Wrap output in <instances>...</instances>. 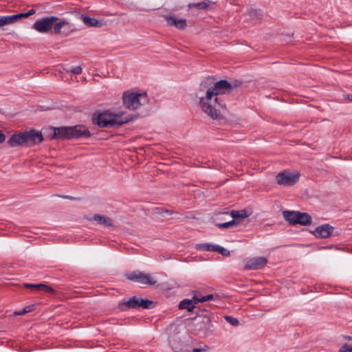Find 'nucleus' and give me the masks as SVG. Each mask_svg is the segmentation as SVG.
<instances>
[{"label":"nucleus","mask_w":352,"mask_h":352,"mask_svg":"<svg viewBox=\"0 0 352 352\" xmlns=\"http://www.w3.org/2000/svg\"><path fill=\"white\" fill-rule=\"evenodd\" d=\"M231 90L232 85L227 80L213 82L211 78H206L201 83L198 92L201 109L212 119L221 118V111L226 107L221 96Z\"/></svg>","instance_id":"obj_1"},{"label":"nucleus","mask_w":352,"mask_h":352,"mask_svg":"<svg viewBox=\"0 0 352 352\" xmlns=\"http://www.w3.org/2000/svg\"><path fill=\"white\" fill-rule=\"evenodd\" d=\"M122 113H116L110 111H106L98 114H94L93 121L94 123L100 127L121 126L131 120V118L122 117Z\"/></svg>","instance_id":"obj_2"},{"label":"nucleus","mask_w":352,"mask_h":352,"mask_svg":"<svg viewBox=\"0 0 352 352\" xmlns=\"http://www.w3.org/2000/svg\"><path fill=\"white\" fill-rule=\"evenodd\" d=\"M122 98L123 105L129 110H135L148 102V96L146 92L133 90L124 91Z\"/></svg>","instance_id":"obj_3"},{"label":"nucleus","mask_w":352,"mask_h":352,"mask_svg":"<svg viewBox=\"0 0 352 352\" xmlns=\"http://www.w3.org/2000/svg\"><path fill=\"white\" fill-rule=\"evenodd\" d=\"M283 215L285 219L292 225L300 224L307 226L311 223V216L306 212L285 210L283 212Z\"/></svg>","instance_id":"obj_4"},{"label":"nucleus","mask_w":352,"mask_h":352,"mask_svg":"<svg viewBox=\"0 0 352 352\" xmlns=\"http://www.w3.org/2000/svg\"><path fill=\"white\" fill-rule=\"evenodd\" d=\"M299 177L300 173L298 171L285 170L276 175V180L278 185L289 186L295 184Z\"/></svg>","instance_id":"obj_5"},{"label":"nucleus","mask_w":352,"mask_h":352,"mask_svg":"<svg viewBox=\"0 0 352 352\" xmlns=\"http://www.w3.org/2000/svg\"><path fill=\"white\" fill-rule=\"evenodd\" d=\"M58 20L56 16L45 17L37 20L33 24V28L40 33H47L53 28L54 22Z\"/></svg>","instance_id":"obj_6"},{"label":"nucleus","mask_w":352,"mask_h":352,"mask_svg":"<svg viewBox=\"0 0 352 352\" xmlns=\"http://www.w3.org/2000/svg\"><path fill=\"white\" fill-rule=\"evenodd\" d=\"M54 33L60 34L63 36H68L75 31L74 25L67 21H59L54 22L53 25Z\"/></svg>","instance_id":"obj_7"},{"label":"nucleus","mask_w":352,"mask_h":352,"mask_svg":"<svg viewBox=\"0 0 352 352\" xmlns=\"http://www.w3.org/2000/svg\"><path fill=\"white\" fill-rule=\"evenodd\" d=\"M127 278L132 281L148 285H153L156 283V280L150 274H145L141 272H132L127 275Z\"/></svg>","instance_id":"obj_8"},{"label":"nucleus","mask_w":352,"mask_h":352,"mask_svg":"<svg viewBox=\"0 0 352 352\" xmlns=\"http://www.w3.org/2000/svg\"><path fill=\"white\" fill-rule=\"evenodd\" d=\"M230 215L232 217L231 221L226 223H217V226L219 228H228L231 226L236 225L238 219H243L248 217V213L245 210H232L230 212Z\"/></svg>","instance_id":"obj_9"},{"label":"nucleus","mask_w":352,"mask_h":352,"mask_svg":"<svg viewBox=\"0 0 352 352\" xmlns=\"http://www.w3.org/2000/svg\"><path fill=\"white\" fill-rule=\"evenodd\" d=\"M267 263V260L265 257H254L247 261L244 268L252 270H259L263 268Z\"/></svg>","instance_id":"obj_10"},{"label":"nucleus","mask_w":352,"mask_h":352,"mask_svg":"<svg viewBox=\"0 0 352 352\" xmlns=\"http://www.w3.org/2000/svg\"><path fill=\"white\" fill-rule=\"evenodd\" d=\"M26 146H32L41 143L43 138L42 133L34 130L25 132Z\"/></svg>","instance_id":"obj_11"},{"label":"nucleus","mask_w":352,"mask_h":352,"mask_svg":"<svg viewBox=\"0 0 352 352\" xmlns=\"http://www.w3.org/2000/svg\"><path fill=\"white\" fill-rule=\"evenodd\" d=\"M70 138H78L80 137H89L90 132L82 125H77L69 127Z\"/></svg>","instance_id":"obj_12"},{"label":"nucleus","mask_w":352,"mask_h":352,"mask_svg":"<svg viewBox=\"0 0 352 352\" xmlns=\"http://www.w3.org/2000/svg\"><path fill=\"white\" fill-rule=\"evenodd\" d=\"M25 135L24 133H19L11 135L8 140L10 146H26Z\"/></svg>","instance_id":"obj_13"},{"label":"nucleus","mask_w":352,"mask_h":352,"mask_svg":"<svg viewBox=\"0 0 352 352\" xmlns=\"http://www.w3.org/2000/svg\"><path fill=\"white\" fill-rule=\"evenodd\" d=\"M51 130L53 132L51 139H70L69 127H54Z\"/></svg>","instance_id":"obj_14"},{"label":"nucleus","mask_w":352,"mask_h":352,"mask_svg":"<svg viewBox=\"0 0 352 352\" xmlns=\"http://www.w3.org/2000/svg\"><path fill=\"white\" fill-rule=\"evenodd\" d=\"M332 231L333 228L329 224H324L316 228L313 233L316 237L324 239L329 237Z\"/></svg>","instance_id":"obj_15"},{"label":"nucleus","mask_w":352,"mask_h":352,"mask_svg":"<svg viewBox=\"0 0 352 352\" xmlns=\"http://www.w3.org/2000/svg\"><path fill=\"white\" fill-rule=\"evenodd\" d=\"M165 19L168 25L174 26L178 29H184L186 27L185 19H177L175 16H166Z\"/></svg>","instance_id":"obj_16"},{"label":"nucleus","mask_w":352,"mask_h":352,"mask_svg":"<svg viewBox=\"0 0 352 352\" xmlns=\"http://www.w3.org/2000/svg\"><path fill=\"white\" fill-rule=\"evenodd\" d=\"M139 307V298L133 296L127 300H124L119 303V308L125 311L129 309H135Z\"/></svg>","instance_id":"obj_17"},{"label":"nucleus","mask_w":352,"mask_h":352,"mask_svg":"<svg viewBox=\"0 0 352 352\" xmlns=\"http://www.w3.org/2000/svg\"><path fill=\"white\" fill-rule=\"evenodd\" d=\"M35 12H36V10L34 9H31L28 12H25V13H20V14H14V15L6 16L8 24L10 25V24L14 23L15 22L18 21L19 20H20L23 18H26V17H28V16L35 14Z\"/></svg>","instance_id":"obj_18"},{"label":"nucleus","mask_w":352,"mask_h":352,"mask_svg":"<svg viewBox=\"0 0 352 352\" xmlns=\"http://www.w3.org/2000/svg\"><path fill=\"white\" fill-rule=\"evenodd\" d=\"M24 286L27 288H35L38 291L47 292V293H54L55 291L53 288L50 287L49 285L45 284H28L25 283Z\"/></svg>","instance_id":"obj_19"},{"label":"nucleus","mask_w":352,"mask_h":352,"mask_svg":"<svg viewBox=\"0 0 352 352\" xmlns=\"http://www.w3.org/2000/svg\"><path fill=\"white\" fill-rule=\"evenodd\" d=\"M195 305L196 303L193 297L191 300L184 299L181 301L179 305V307L182 309H187L188 311H192L194 309Z\"/></svg>","instance_id":"obj_20"},{"label":"nucleus","mask_w":352,"mask_h":352,"mask_svg":"<svg viewBox=\"0 0 352 352\" xmlns=\"http://www.w3.org/2000/svg\"><path fill=\"white\" fill-rule=\"evenodd\" d=\"M93 219L96 221L98 224L104 225L107 227H110L113 226L112 220L105 216H102L100 214H95L93 217Z\"/></svg>","instance_id":"obj_21"},{"label":"nucleus","mask_w":352,"mask_h":352,"mask_svg":"<svg viewBox=\"0 0 352 352\" xmlns=\"http://www.w3.org/2000/svg\"><path fill=\"white\" fill-rule=\"evenodd\" d=\"M81 19L85 25L89 27H100L101 23L96 19L89 17L88 16H81Z\"/></svg>","instance_id":"obj_22"},{"label":"nucleus","mask_w":352,"mask_h":352,"mask_svg":"<svg viewBox=\"0 0 352 352\" xmlns=\"http://www.w3.org/2000/svg\"><path fill=\"white\" fill-rule=\"evenodd\" d=\"M211 3V1H201L199 3H190L188 5V7L190 8L192 7H195L199 10H206L208 8L210 4Z\"/></svg>","instance_id":"obj_23"},{"label":"nucleus","mask_w":352,"mask_h":352,"mask_svg":"<svg viewBox=\"0 0 352 352\" xmlns=\"http://www.w3.org/2000/svg\"><path fill=\"white\" fill-rule=\"evenodd\" d=\"M139 307L144 309H151L154 307V302L147 299L139 298Z\"/></svg>","instance_id":"obj_24"},{"label":"nucleus","mask_w":352,"mask_h":352,"mask_svg":"<svg viewBox=\"0 0 352 352\" xmlns=\"http://www.w3.org/2000/svg\"><path fill=\"white\" fill-rule=\"evenodd\" d=\"M215 245L209 243H202L197 245V249L205 251H214Z\"/></svg>","instance_id":"obj_25"},{"label":"nucleus","mask_w":352,"mask_h":352,"mask_svg":"<svg viewBox=\"0 0 352 352\" xmlns=\"http://www.w3.org/2000/svg\"><path fill=\"white\" fill-rule=\"evenodd\" d=\"M214 252H217L223 256H229L230 255V252L227 249H226L223 247H221L219 245H215Z\"/></svg>","instance_id":"obj_26"},{"label":"nucleus","mask_w":352,"mask_h":352,"mask_svg":"<svg viewBox=\"0 0 352 352\" xmlns=\"http://www.w3.org/2000/svg\"><path fill=\"white\" fill-rule=\"evenodd\" d=\"M225 320L232 326L236 327L239 324L238 319L234 317L226 316H225Z\"/></svg>","instance_id":"obj_27"},{"label":"nucleus","mask_w":352,"mask_h":352,"mask_svg":"<svg viewBox=\"0 0 352 352\" xmlns=\"http://www.w3.org/2000/svg\"><path fill=\"white\" fill-rule=\"evenodd\" d=\"M339 352H352V345L345 344L340 349Z\"/></svg>","instance_id":"obj_28"},{"label":"nucleus","mask_w":352,"mask_h":352,"mask_svg":"<svg viewBox=\"0 0 352 352\" xmlns=\"http://www.w3.org/2000/svg\"><path fill=\"white\" fill-rule=\"evenodd\" d=\"M67 72H71L74 74H80L82 72V67L80 66L74 67L69 70H67Z\"/></svg>","instance_id":"obj_29"},{"label":"nucleus","mask_w":352,"mask_h":352,"mask_svg":"<svg viewBox=\"0 0 352 352\" xmlns=\"http://www.w3.org/2000/svg\"><path fill=\"white\" fill-rule=\"evenodd\" d=\"M193 297H194L195 302L196 304H197L199 302H206L205 296H200V295L195 294Z\"/></svg>","instance_id":"obj_30"},{"label":"nucleus","mask_w":352,"mask_h":352,"mask_svg":"<svg viewBox=\"0 0 352 352\" xmlns=\"http://www.w3.org/2000/svg\"><path fill=\"white\" fill-rule=\"evenodd\" d=\"M7 25L8 24L6 16H0V28Z\"/></svg>","instance_id":"obj_31"},{"label":"nucleus","mask_w":352,"mask_h":352,"mask_svg":"<svg viewBox=\"0 0 352 352\" xmlns=\"http://www.w3.org/2000/svg\"><path fill=\"white\" fill-rule=\"evenodd\" d=\"M35 306L34 305H30L25 307L23 308V312H25V314L29 313L34 309Z\"/></svg>","instance_id":"obj_32"},{"label":"nucleus","mask_w":352,"mask_h":352,"mask_svg":"<svg viewBox=\"0 0 352 352\" xmlns=\"http://www.w3.org/2000/svg\"><path fill=\"white\" fill-rule=\"evenodd\" d=\"M343 97H344V100L352 102V94H344Z\"/></svg>","instance_id":"obj_33"},{"label":"nucleus","mask_w":352,"mask_h":352,"mask_svg":"<svg viewBox=\"0 0 352 352\" xmlns=\"http://www.w3.org/2000/svg\"><path fill=\"white\" fill-rule=\"evenodd\" d=\"M6 140V135L0 131V144L3 143Z\"/></svg>","instance_id":"obj_34"},{"label":"nucleus","mask_w":352,"mask_h":352,"mask_svg":"<svg viewBox=\"0 0 352 352\" xmlns=\"http://www.w3.org/2000/svg\"><path fill=\"white\" fill-rule=\"evenodd\" d=\"M192 352H206V349L201 348V349H197L195 348L192 349Z\"/></svg>","instance_id":"obj_35"},{"label":"nucleus","mask_w":352,"mask_h":352,"mask_svg":"<svg viewBox=\"0 0 352 352\" xmlns=\"http://www.w3.org/2000/svg\"><path fill=\"white\" fill-rule=\"evenodd\" d=\"M206 301L212 300L214 298V296L212 294H208L205 296Z\"/></svg>","instance_id":"obj_36"},{"label":"nucleus","mask_w":352,"mask_h":352,"mask_svg":"<svg viewBox=\"0 0 352 352\" xmlns=\"http://www.w3.org/2000/svg\"><path fill=\"white\" fill-rule=\"evenodd\" d=\"M63 198H65V199H70V200H77L78 198L76 197H70V196H62Z\"/></svg>","instance_id":"obj_37"},{"label":"nucleus","mask_w":352,"mask_h":352,"mask_svg":"<svg viewBox=\"0 0 352 352\" xmlns=\"http://www.w3.org/2000/svg\"><path fill=\"white\" fill-rule=\"evenodd\" d=\"M14 315H23L25 314V312H23V309L19 311H14Z\"/></svg>","instance_id":"obj_38"}]
</instances>
